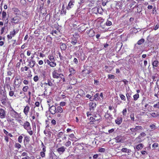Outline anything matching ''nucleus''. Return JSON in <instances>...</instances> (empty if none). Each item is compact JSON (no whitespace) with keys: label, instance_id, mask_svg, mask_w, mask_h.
Segmentation results:
<instances>
[{"label":"nucleus","instance_id":"1","mask_svg":"<svg viewBox=\"0 0 159 159\" xmlns=\"http://www.w3.org/2000/svg\"><path fill=\"white\" fill-rule=\"evenodd\" d=\"M10 78H6V81L5 84V86L8 89H9L10 88V90L9 92V95L11 97H12L13 96L16 97V96L15 95L14 91L13 90V89H15V88H13L11 87L10 81Z\"/></svg>","mask_w":159,"mask_h":159},{"label":"nucleus","instance_id":"2","mask_svg":"<svg viewBox=\"0 0 159 159\" xmlns=\"http://www.w3.org/2000/svg\"><path fill=\"white\" fill-rule=\"evenodd\" d=\"M48 58L49 60H44V62L47 63V64L52 67H54L56 66L57 64L55 62V59L53 56L49 55L48 57Z\"/></svg>","mask_w":159,"mask_h":159},{"label":"nucleus","instance_id":"3","mask_svg":"<svg viewBox=\"0 0 159 159\" xmlns=\"http://www.w3.org/2000/svg\"><path fill=\"white\" fill-rule=\"evenodd\" d=\"M61 70L59 69L58 70H54L52 72V76L53 78L54 79H58L60 77H62L63 74L60 73Z\"/></svg>","mask_w":159,"mask_h":159},{"label":"nucleus","instance_id":"4","mask_svg":"<svg viewBox=\"0 0 159 159\" xmlns=\"http://www.w3.org/2000/svg\"><path fill=\"white\" fill-rule=\"evenodd\" d=\"M20 19L19 16H14V15H12L11 22L15 24H17L19 22Z\"/></svg>","mask_w":159,"mask_h":159},{"label":"nucleus","instance_id":"5","mask_svg":"<svg viewBox=\"0 0 159 159\" xmlns=\"http://www.w3.org/2000/svg\"><path fill=\"white\" fill-rule=\"evenodd\" d=\"M10 114L12 118L16 119V120L19 117V114L13 110L10 111Z\"/></svg>","mask_w":159,"mask_h":159},{"label":"nucleus","instance_id":"6","mask_svg":"<svg viewBox=\"0 0 159 159\" xmlns=\"http://www.w3.org/2000/svg\"><path fill=\"white\" fill-rule=\"evenodd\" d=\"M12 15H14V16H19L21 15L20 11L16 7L12 8Z\"/></svg>","mask_w":159,"mask_h":159},{"label":"nucleus","instance_id":"7","mask_svg":"<svg viewBox=\"0 0 159 159\" xmlns=\"http://www.w3.org/2000/svg\"><path fill=\"white\" fill-rule=\"evenodd\" d=\"M49 110L52 114H55L57 112V108L55 106L52 105L49 107Z\"/></svg>","mask_w":159,"mask_h":159},{"label":"nucleus","instance_id":"8","mask_svg":"<svg viewBox=\"0 0 159 159\" xmlns=\"http://www.w3.org/2000/svg\"><path fill=\"white\" fill-rule=\"evenodd\" d=\"M92 11L93 13L96 14L102 13V8L100 7H95L92 9Z\"/></svg>","mask_w":159,"mask_h":159},{"label":"nucleus","instance_id":"9","mask_svg":"<svg viewBox=\"0 0 159 159\" xmlns=\"http://www.w3.org/2000/svg\"><path fill=\"white\" fill-rule=\"evenodd\" d=\"M146 135V134L143 132L141 133L138 137L136 138L135 141L138 142H141L142 141V138L145 136Z\"/></svg>","mask_w":159,"mask_h":159},{"label":"nucleus","instance_id":"10","mask_svg":"<svg viewBox=\"0 0 159 159\" xmlns=\"http://www.w3.org/2000/svg\"><path fill=\"white\" fill-rule=\"evenodd\" d=\"M17 33L15 29L13 31L10 32L9 34L7 35V38L9 39H11L12 38L14 37L16 34Z\"/></svg>","mask_w":159,"mask_h":159},{"label":"nucleus","instance_id":"11","mask_svg":"<svg viewBox=\"0 0 159 159\" xmlns=\"http://www.w3.org/2000/svg\"><path fill=\"white\" fill-rule=\"evenodd\" d=\"M24 128L26 130L31 129L30 123L28 121H26L23 125Z\"/></svg>","mask_w":159,"mask_h":159},{"label":"nucleus","instance_id":"12","mask_svg":"<svg viewBox=\"0 0 159 159\" xmlns=\"http://www.w3.org/2000/svg\"><path fill=\"white\" fill-rule=\"evenodd\" d=\"M6 116V113L4 110L2 108H0V118L3 119L5 118Z\"/></svg>","mask_w":159,"mask_h":159},{"label":"nucleus","instance_id":"13","mask_svg":"<svg viewBox=\"0 0 159 159\" xmlns=\"http://www.w3.org/2000/svg\"><path fill=\"white\" fill-rule=\"evenodd\" d=\"M96 106V104L94 102H92L90 103L89 104V109L90 111H91V112H92L94 110V108H95Z\"/></svg>","mask_w":159,"mask_h":159},{"label":"nucleus","instance_id":"14","mask_svg":"<svg viewBox=\"0 0 159 159\" xmlns=\"http://www.w3.org/2000/svg\"><path fill=\"white\" fill-rule=\"evenodd\" d=\"M36 62L33 60H30L28 62V66L31 68H33Z\"/></svg>","mask_w":159,"mask_h":159},{"label":"nucleus","instance_id":"15","mask_svg":"<svg viewBox=\"0 0 159 159\" xmlns=\"http://www.w3.org/2000/svg\"><path fill=\"white\" fill-rule=\"evenodd\" d=\"M30 109V107L28 105H26L24 108L23 110V112L25 116H27Z\"/></svg>","mask_w":159,"mask_h":159},{"label":"nucleus","instance_id":"16","mask_svg":"<svg viewBox=\"0 0 159 159\" xmlns=\"http://www.w3.org/2000/svg\"><path fill=\"white\" fill-rule=\"evenodd\" d=\"M49 159H57V156L53 152H51L50 153Z\"/></svg>","mask_w":159,"mask_h":159},{"label":"nucleus","instance_id":"17","mask_svg":"<svg viewBox=\"0 0 159 159\" xmlns=\"http://www.w3.org/2000/svg\"><path fill=\"white\" fill-rule=\"evenodd\" d=\"M20 80V79L19 77H16L14 80V83L15 85L18 86L19 85L21 82L19 81V80Z\"/></svg>","mask_w":159,"mask_h":159},{"label":"nucleus","instance_id":"18","mask_svg":"<svg viewBox=\"0 0 159 159\" xmlns=\"http://www.w3.org/2000/svg\"><path fill=\"white\" fill-rule=\"evenodd\" d=\"M108 111H107V112L106 113L105 117L106 119L107 120L108 122H110L109 121L111 119V115L109 114L108 113Z\"/></svg>","mask_w":159,"mask_h":159},{"label":"nucleus","instance_id":"19","mask_svg":"<svg viewBox=\"0 0 159 159\" xmlns=\"http://www.w3.org/2000/svg\"><path fill=\"white\" fill-rule=\"evenodd\" d=\"M65 150V148L64 146H62L58 148L57 150L59 153H63Z\"/></svg>","mask_w":159,"mask_h":159},{"label":"nucleus","instance_id":"20","mask_svg":"<svg viewBox=\"0 0 159 159\" xmlns=\"http://www.w3.org/2000/svg\"><path fill=\"white\" fill-rule=\"evenodd\" d=\"M88 34L90 37H93L95 35L94 30H90L88 32Z\"/></svg>","mask_w":159,"mask_h":159},{"label":"nucleus","instance_id":"21","mask_svg":"<svg viewBox=\"0 0 159 159\" xmlns=\"http://www.w3.org/2000/svg\"><path fill=\"white\" fill-rule=\"evenodd\" d=\"M115 139L116 140V143H120L122 140V138L121 136H118L116 137Z\"/></svg>","mask_w":159,"mask_h":159},{"label":"nucleus","instance_id":"22","mask_svg":"<svg viewBox=\"0 0 159 159\" xmlns=\"http://www.w3.org/2000/svg\"><path fill=\"white\" fill-rule=\"evenodd\" d=\"M7 97H5V98H2L1 100L2 103L4 105H7Z\"/></svg>","mask_w":159,"mask_h":159},{"label":"nucleus","instance_id":"23","mask_svg":"<svg viewBox=\"0 0 159 159\" xmlns=\"http://www.w3.org/2000/svg\"><path fill=\"white\" fill-rule=\"evenodd\" d=\"M57 112L62 113L63 111V110L62 107L60 106H58L57 108Z\"/></svg>","mask_w":159,"mask_h":159},{"label":"nucleus","instance_id":"24","mask_svg":"<svg viewBox=\"0 0 159 159\" xmlns=\"http://www.w3.org/2000/svg\"><path fill=\"white\" fill-rule=\"evenodd\" d=\"M115 121L117 124L120 125L122 122V118H118L115 120Z\"/></svg>","mask_w":159,"mask_h":159},{"label":"nucleus","instance_id":"25","mask_svg":"<svg viewBox=\"0 0 159 159\" xmlns=\"http://www.w3.org/2000/svg\"><path fill=\"white\" fill-rule=\"evenodd\" d=\"M143 147V145L142 144L140 143L136 147V148L138 150H139L140 149H142Z\"/></svg>","mask_w":159,"mask_h":159},{"label":"nucleus","instance_id":"26","mask_svg":"<svg viewBox=\"0 0 159 159\" xmlns=\"http://www.w3.org/2000/svg\"><path fill=\"white\" fill-rule=\"evenodd\" d=\"M31 115H33L35 116H36L37 117H38L39 116V113L38 112H36L34 110L33 111H32L31 113Z\"/></svg>","mask_w":159,"mask_h":159},{"label":"nucleus","instance_id":"27","mask_svg":"<svg viewBox=\"0 0 159 159\" xmlns=\"http://www.w3.org/2000/svg\"><path fill=\"white\" fill-rule=\"evenodd\" d=\"M159 64V62L157 60L154 61L152 63V65L153 66V68L154 66L157 67V66Z\"/></svg>","mask_w":159,"mask_h":159},{"label":"nucleus","instance_id":"28","mask_svg":"<svg viewBox=\"0 0 159 159\" xmlns=\"http://www.w3.org/2000/svg\"><path fill=\"white\" fill-rule=\"evenodd\" d=\"M47 102L48 103V105L49 107L52 105L53 101L52 100L49 99L47 100Z\"/></svg>","mask_w":159,"mask_h":159},{"label":"nucleus","instance_id":"29","mask_svg":"<svg viewBox=\"0 0 159 159\" xmlns=\"http://www.w3.org/2000/svg\"><path fill=\"white\" fill-rule=\"evenodd\" d=\"M69 137L71 139L70 140L71 141H75V137L73 134H71L69 135Z\"/></svg>","mask_w":159,"mask_h":159},{"label":"nucleus","instance_id":"30","mask_svg":"<svg viewBox=\"0 0 159 159\" xmlns=\"http://www.w3.org/2000/svg\"><path fill=\"white\" fill-rule=\"evenodd\" d=\"M7 18V13L6 11H3L2 12V19L4 20Z\"/></svg>","mask_w":159,"mask_h":159},{"label":"nucleus","instance_id":"31","mask_svg":"<svg viewBox=\"0 0 159 159\" xmlns=\"http://www.w3.org/2000/svg\"><path fill=\"white\" fill-rule=\"evenodd\" d=\"M65 7L64 5H63L61 9V14H65L66 13V11L65 10Z\"/></svg>","mask_w":159,"mask_h":159},{"label":"nucleus","instance_id":"32","mask_svg":"<svg viewBox=\"0 0 159 159\" xmlns=\"http://www.w3.org/2000/svg\"><path fill=\"white\" fill-rule=\"evenodd\" d=\"M69 71L70 73V74L69 75V77L72 74H74L75 72V70L72 68L69 69Z\"/></svg>","mask_w":159,"mask_h":159},{"label":"nucleus","instance_id":"33","mask_svg":"<svg viewBox=\"0 0 159 159\" xmlns=\"http://www.w3.org/2000/svg\"><path fill=\"white\" fill-rule=\"evenodd\" d=\"M136 131L141 130L143 129L142 127L140 126H136L135 128Z\"/></svg>","mask_w":159,"mask_h":159},{"label":"nucleus","instance_id":"34","mask_svg":"<svg viewBox=\"0 0 159 159\" xmlns=\"http://www.w3.org/2000/svg\"><path fill=\"white\" fill-rule=\"evenodd\" d=\"M74 2V1L73 2V1H71L69 2L68 5V7H67L68 9H69V8H70L73 6V2Z\"/></svg>","mask_w":159,"mask_h":159},{"label":"nucleus","instance_id":"35","mask_svg":"<svg viewBox=\"0 0 159 159\" xmlns=\"http://www.w3.org/2000/svg\"><path fill=\"white\" fill-rule=\"evenodd\" d=\"M60 48L61 50H65L66 48V46L65 44L62 43L61 45Z\"/></svg>","mask_w":159,"mask_h":159},{"label":"nucleus","instance_id":"36","mask_svg":"<svg viewBox=\"0 0 159 159\" xmlns=\"http://www.w3.org/2000/svg\"><path fill=\"white\" fill-rule=\"evenodd\" d=\"M29 68L26 66H25L24 67H22L21 68L20 70L21 71L23 72L24 70L27 71L29 69Z\"/></svg>","mask_w":159,"mask_h":159},{"label":"nucleus","instance_id":"37","mask_svg":"<svg viewBox=\"0 0 159 159\" xmlns=\"http://www.w3.org/2000/svg\"><path fill=\"white\" fill-rule=\"evenodd\" d=\"M99 94L98 93H96L94 96V99L96 101H98L99 99Z\"/></svg>","mask_w":159,"mask_h":159},{"label":"nucleus","instance_id":"38","mask_svg":"<svg viewBox=\"0 0 159 159\" xmlns=\"http://www.w3.org/2000/svg\"><path fill=\"white\" fill-rule=\"evenodd\" d=\"M27 13L26 11H23L22 12V15L23 16L26 17H27Z\"/></svg>","mask_w":159,"mask_h":159},{"label":"nucleus","instance_id":"39","mask_svg":"<svg viewBox=\"0 0 159 159\" xmlns=\"http://www.w3.org/2000/svg\"><path fill=\"white\" fill-rule=\"evenodd\" d=\"M133 98L134 100L135 101H136L139 98V95L138 94H135L134 95Z\"/></svg>","mask_w":159,"mask_h":159},{"label":"nucleus","instance_id":"40","mask_svg":"<svg viewBox=\"0 0 159 159\" xmlns=\"http://www.w3.org/2000/svg\"><path fill=\"white\" fill-rule=\"evenodd\" d=\"M144 41V40L143 39H142L139 40L137 43L138 45H140L143 43Z\"/></svg>","mask_w":159,"mask_h":159},{"label":"nucleus","instance_id":"41","mask_svg":"<svg viewBox=\"0 0 159 159\" xmlns=\"http://www.w3.org/2000/svg\"><path fill=\"white\" fill-rule=\"evenodd\" d=\"M119 96L121 99V100L124 101L125 100V96L122 94H119Z\"/></svg>","mask_w":159,"mask_h":159},{"label":"nucleus","instance_id":"42","mask_svg":"<svg viewBox=\"0 0 159 159\" xmlns=\"http://www.w3.org/2000/svg\"><path fill=\"white\" fill-rule=\"evenodd\" d=\"M159 28V24H157L155 26H154L153 27V29L152 30H157Z\"/></svg>","mask_w":159,"mask_h":159},{"label":"nucleus","instance_id":"43","mask_svg":"<svg viewBox=\"0 0 159 159\" xmlns=\"http://www.w3.org/2000/svg\"><path fill=\"white\" fill-rule=\"evenodd\" d=\"M112 24V22L111 21L107 20L106 22V25L107 26H110Z\"/></svg>","mask_w":159,"mask_h":159},{"label":"nucleus","instance_id":"44","mask_svg":"<svg viewBox=\"0 0 159 159\" xmlns=\"http://www.w3.org/2000/svg\"><path fill=\"white\" fill-rule=\"evenodd\" d=\"M28 89V86H25L23 87L22 89V90L24 92H26L27 91Z\"/></svg>","mask_w":159,"mask_h":159},{"label":"nucleus","instance_id":"45","mask_svg":"<svg viewBox=\"0 0 159 159\" xmlns=\"http://www.w3.org/2000/svg\"><path fill=\"white\" fill-rule=\"evenodd\" d=\"M23 137L22 136H20L18 138V141L19 143H21Z\"/></svg>","mask_w":159,"mask_h":159},{"label":"nucleus","instance_id":"46","mask_svg":"<svg viewBox=\"0 0 159 159\" xmlns=\"http://www.w3.org/2000/svg\"><path fill=\"white\" fill-rule=\"evenodd\" d=\"M151 115L153 117H157L159 116V114L158 113H153L151 114Z\"/></svg>","mask_w":159,"mask_h":159},{"label":"nucleus","instance_id":"47","mask_svg":"<svg viewBox=\"0 0 159 159\" xmlns=\"http://www.w3.org/2000/svg\"><path fill=\"white\" fill-rule=\"evenodd\" d=\"M71 142L69 141H68L65 143V145L66 147H68L71 145Z\"/></svg>","mask_w":159,"mask_h":159},{"label":"nucleus","instance_id":"48","mask_svg":"<svg viewBox=\"0 0 159 159\" xmlns=\"http://www.w3.org/2000/svg\"><path fill=\"white\" fill-rule=\"evenodd\" d=\"M15 146L16 148L17 149H19L21 147V145L19 143H16Z\"/></svg>","mask_w":159,"mask_h":159},{"label":"nucleus","instance_id":"49","mask_svg":"<svg viewBox=\"0 0 159 159\" xmlns=\"http://www.w3.org/2000/svg\"><path fill=\"white\" fill-rule=\"evenodd\" d=\"M20 2L21 4L23 6L26 5V1L25 0H21Z\"/></svg>","mask_w":159,"mask_h":159},{"label":"nucleus","instance_id":"50","mask_svg":"<svg viewBox=\"0 0 159 159\" xmlns=\"http://www.w3.org/2000/svg\"><path fill=\"white\" fill-rule=\"evenodd\" d=\"M41 75L43 79H44L46 76V72L45 71H43L41 73Z\"/></svg>","mask_w":159,"mask_h":159},{"label":"nucleus","instance_id":"51","mask_svg":"<svg viewBox=\"0 0 159 159\" xmlns=\"http://www.w3.org/2000/svg\"><path fill=\"white\" fill-rule=\"evenodd\" d=\"M27 131V132L30 135H32L33 134V131L31 130V129H28L26 130Z\"/></svg>","mask_w":159,"mask_h":159},{"label":"nucleus","instance_id":"52","mask_svg":"<svg viewBox=\"0 0 159 159\" xmlns=\"http://www.w3.org/2000/svg\"><path fill=\"white\" fill-rule=\"evenodd\" d=\"M63 134V133L62 132H59L57 134V136L59 138H61Z\"/></svg>","mask_w":159,"mask_h":159},{"label":"nucleus","instance_id":"53","mask_svg":"<svg viewBox=\"0 0 159 159\" xmlns=\"http://www.w3.org/2000/svg\"><path fill=\"white\" fill-rule=\"evenodd\" d=\"M66 103L65 102H60V106L61 107V106L63 107V106H64L66 105Z\"/></svg>","mask_w":159,"mask_h":159},{"label":"nucleus","instance_id":"54","mask_svg":"<svg viewBox=\"0 0 159 159\" xmlns=\"http://www.w3.org/2000/svg\"><path fill=\"white\" fill-rule=\"evenodd\" d=\"M34 80L35 82H37L39 80V78L37 75L35 76L34 78Z\"/></svg>","mask_w":159,"mask_h":159},{"label":"nucleus","instance_id":"55","mask_svg":"<svg viewBox=\"0 0 159 159\" xmlns=\"http://www.w3.org/2000/svg\"><path fill=\"white\" fill-rule=\"evenodd\" d=\"M108 77V78L110 79H114L115 78L114 75H109Z\"/></svg>","mask_w":159,"mask_h":159},{"label":"nucleus","instance_id":"56","mask_svg":"<svg viewBox=\"0 0 159 159\" xmlns=\"http://www.w3.org/2000/svg\"><path fill=\"white\" fill-rule=\"evenodd\" d=\"M5 26L1 28V33H0L1 34H3V33L4 32V30H5Z\"/></svg>","mask_w":159,"mask_h":159},{"label":"nucleus","instance_id":"57","mask_svg":"<svg viewBox=\"0 0 159 159\" xmlns=\"http://www.w3.org/2000/svg\"><path fill=\"white\" fill-rule=\"evenodd\" d=\"M16 120H17V122L21 125H23V122L21 120H17V119H16Z\"/></svg>","mask_w":159,"mask_h":159},{"label":"nucleus","instance_id":"58","mask_svg":"<svg viewBox=\"0 0 159 159\" xmlns=\"http://www.w3.org/2000/svg\"><path fill=\"white\" fill-rule=\"evenodd\" d=\"M40 155L42 157H43L45 156V152H40Z\"/></svg>","mask_w":159,"mask_h":159},{"label":"nucleus","instance_id":"59","mask_svg":"<svg viewBox=\"0 0 159 159\" xmlns=\"http://www.w3.org/2000/svg\"><path fill=\"white\" fill-rule=\"evenodd\" d=\"M158 143H154V144H152V147L153 148H155L157 147L158 146Z\"/></svg>","mask_w":159,"mask_h":159},{"label":"nucleus","instance_id":"60","mask_svg":"<svg viewBox=\"0 0 159 159\" xmlns=\"http://www.w3.org/2000/svg\"><path fill=\"white\" fill-rule=\"evenodd\" d=\"M126 112H127V110H126V108H125V109H124L123 111H122L123 115H125L126 114Z\"/></svg>","mask_w":159,"mask_h":159},{"label":"nucleus","instance_id":"61","mask_svg":"<svg viewBox=\"0 0 159 159\" xmlns=\"http://www.w3.org/2000/svg\"><path fill=\"white\" fill-rule=\"evenodd\" d=\"M77 43L76 40L75 39L72 40L71 42V43L73 45H75Z\"/></svg>","mask_w":159,"mask_h":159},{"label":"nucleus","instance_id":"62","mask_svg":"<svg viewBox=\"0 0 159 159\" xmlns=\"http://www.w3.org/2000/svg\"><path fill=\"white\" fill-rule=\"evenodd\" d=\"M154 107H157L159 108V102L157 103L156 104H154L153 105Z\"/></svg>","mask_w":159,"mask_h":159},{"label":"nucleus","instance_id":"63","mask_svg":"<svg viewBox=\"0 0 159 159\" xmlns=\"http://www.w3.org/2000/svg\"><path fill=\"white\" fill-rule=\"evenodd\" d=\"M22 156L23 157L25 156H27V152H23L22 154Z\"/></svg>","mask_w":159,"mask_h":159},{"label":"nucleus","instance_id":"64","mask_svg":"<svg viewBox=\"0 0 159 159\" xmlns=\"http://www.w3.org/2000/svg\"><path fill=\"white\" fill-rule=\"evenodd\" d=\"M99 151L101 152H103L105 151V149L104 148H101L99 149Z\"/></svg>","mask_w":159,"mask_h":159}]
</instances>
